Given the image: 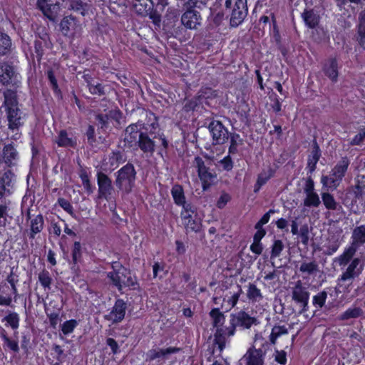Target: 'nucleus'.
Segmentation results:
<instances>
[{"mask_svg": "<svg viewBox=\"0 0 365 365\" xmlns=\"http://www.w3.org/2000/svg\"><path fill=\"white\" fill-rule=\"evenodd\" d=\"M183 225L187 231L197 232L200 230L201 224L199 221L195 220L191 217L190 220H186Z\"/></svg>", "mask_w": 365, "mask_h": 365, "instance_id": "obj_50", "label": "nucleus"}, {"mask_svg": "<svg viewBox=\"0 0 365 365\" xmlns=\"http://www.w3.org/2000/svg\"><path fill=\"white\" fill-rule=\"evenodd\" d=\"M73 260L74 262H77L81 256V245L80 242H75L73 244L72 251Z\"/></svg>", "mask_w": 365, "mask_h": 365, "instance_id": "obj_57", "label": "nucleus"}, {"mask_svg": "<svg viewBox=\"0 0 365 365\" xmlns=\"http://www.w3.org/2000/svg\"><path fill=\"white\" fill-rule=\"evenodd\" d=\"M201 16L195 9H187L181 17L182 24L187 29H195L201 23Z\"/></svg>", "mask_w": 365, "mask_h": 365, "instance_id": "obj_17", "label": "nucleus"}, {"mask_svg": "<svg viewBox=\"0 0 365 365\" xmlns=\"http://www.w3.org/2000/svg\"><path fill=\"white\" fill-rule=\"evenodd\" d=\"M137 286L138 283L136 277H133L130 272L127 270L126 277L123 283V287H130L133 289H135Z\"/></svg>", "mask_w": 365, "mask_h": 365, "instance_id": "obj_54", "label": "nucleus"}, {"mask_svg": "<svg viewBox=\"0 0 365 365\" xmlns=\"http://www.w3.org/2000/svg\"><path fill=\"white\" fill-rule=\"evenodd\" d=\"M142 123H136L129 125L125 130V140L132 143L133 141H135L137 138H139V135L141 132H140Z\"/></svg>", "mask_w": 365, "mask_h": 365, "instance_id": "obj_25", "label": "nucleus"}, {"mask_svg": "<svg viewBox=\"0 0 365 365\" xmlns=\"http://www.w3.org/2000/svg\"><path fill=\"white\" fill-rule=\"evenodd\" d=\"M97 182L98 197L109 200L113 190L111 180L106 174L99 172L97 174Z\"/></svg>", "mask_w": 365, "mask_h": 365, "instance_id": "obj_10", "label": "nucleus"}, {"mask_svg": "<svg viewBox=\"0 0 365 365\" xmlns=\"http://www.w3.org/2000/svg\"><path fill=\"white\" fill-rule=\"evenodd\" d=\"M112 267L113 271L108 272L107 277L110 279L112 284L116 287L119 291H121L123 288L127 269L117 262H114Z\"/></svg>", "mask_w": 365, "mask_h": 365, "instance_id": "obj_8", "label": "nucleus"}, {"mask_svg": "<svg viewBox=\"0 0 365 365\" xmlns=\"http://www.w3.org/2000/svg\"><path fill=\"white\" fill-rule=\"evenodd\" d=\"M356 252V249L354 246H350L348 248H346L342 255H341L338 258L337 261L339 262V264L340 266H344L346 265L350 259L352 258V257L354 255L355 252Z\"/></svg>", "mask_w": 365, "mask_h": 365, "instance_id": "obj_31", "label": "nucleus"}, {"mask_svg": "<svg viewBox=\"0 0 365 365\" xmlns=\"http://www.w3.org/2000/svg\"><path fill=\"white\" fill-rule=\"evenodd\" d=\"M220 165L225 170H231L233 168V163L230 155L225 156L222 160L220 161Z\"/></svg>", "mask_w": 365, "mask_h": 365, "instance_id": "obj_60", "label": "nucleus"}, {"mask_svg": "<svg viewBox=\"0 0 365 365\" xmlns=\"http://www.w3.org/2000/svg\"><path fill=\"white\" fill-rule=\"evenodd\" d=\"M78 324V322L75 319L66 321L61 326V331L63 334L68 335L73 331Z\"/></svg>", "mask_w": 365, "mask_h": 365, "instance_id": "obj_48", "label": "nucleus"}, {"mask_svg": "<svg viewBox=\"0 0 365 365\" xmlns=\"http://www.w3.org/2000/svg\"><path fill=\"white\" fill-rule=\"evenodd\" d=\"M139 148L144 153H153L155 150V143L150 138L144 133H140L137 141Z\"/></svg>", "mask_w": 365, "mask_h": 365, "instance_id": "obj_22", "label": "nucleus"}, {"mask_svg": "<svg viewBox=\"0 0 365 365\" xmlns=\"http://www.w3.org/2000/svg\"><path fill=\"white\" fill-rule=\"evenodd\" d=\"M327 297V292L323 291L318 293L313 297V304L319 308H322L326 302Z\"/></svg>", "mask_w": 365, "mask_h": 365, "instance_id": "obj_52", "label": "nucleus"}, {"mask_svg": "<svg viewBox=\"0 0 365 365\" xmlns=\"http://www.w3.org/2000/svg\"><path fill=\"white\" fill-rule=\"evenodd\" d=\"M4 341L6 346L14 351H19V344L16 341H12L9 339L6 336H3Z\"/></svg>", "mask_w": 365, "mask_h": 365, "instance_id": "obj_62", "label": "nucleus"}, {"mask_svg": "<svg viewBox=\"0 0 365 365\" xmlns=\"http://www.w3.org/2000/svg\"><path fill=\"white\" fill-rule=\"evenodd\" d=\"M271 213H274L273 210H269L261 217L259 222L256 224L255 228L262 227L264 225L267 224L269 220Z\"/></svg>", "mask_w": 365, "mask_h": 365, "instance_id": "obj_63", "label": "nucleus"}, {"mask_svg": "<svg viewBox=\"0 0 365 365\" xmlns=\"http://www.w3.org/2000/svg\"><path fill=\"white\" fill-rule=\"evenodd\" d=\"M301 242L304 245H307L309 242V230L307 225H304L300 227L299 232L298 233Z\"/></svg>", "mask_w": 365, "mask_h": 365, "instance_id": "obj_53", "label": "nucleus"}, {"mask_svg": "<svg viewBox=\"0 0 365 365\" xmlns=\"http://www.w3.org/2000/svg\"><path fill=\"white\" fill-rule=\"evenodd\" d=\"M135 171L131 164H127L117 172L116 186L122 191L130 192L135 183Z\"/></svg>", "mask_w": 365, "mask_h": 365, "instance_id": "obj_3", "label": "nucleus"}, {"mask_svg": "<svg viewBox=\"0 0 365 365\" xmlns=\"http://www.w3.org/2000/svg\"><path fill=\"white\" fill-rule=\"evenodd\" d=\"M317 264L315 262H303L299 267V270L302 272L311 274L317 271Z\"/></svg>", "mask_w": 365, "mask_h": 365, "instance_id": "obj_49", "label": "nucleus"}, {"mask_svg": "<svg viewBox=\"0 0 365 365\" xmlns=\"http://www.w3.org/2000/svg\"><path fill=\"white\" fill-rule=\"evenodd\" d=\"M153 6L151 0H133V8L135 12L141 16H148Z\"/></svg>", "mask_w": 365, "mask_h": 365, "instance_id": "obj_21", "label": "nucleus"}, {"mask_svg": "<svg viewBox=\"0 0 365 365\" xmlns=\"http://www.w3.org/2000/svg\"><path fill=\"white\" fill-rule=\"evenodd\" d=\"M349 161L347 158H342L333 168L329 176H323L321 182L324 186L329 188H336L348 168Z\"/></svg>", "mask_w": 365, "mask_h": 365, "instance_id": "obj_4", "label": "nucleus"}, {"mask_svg": "<svg viewBox=\"0 0 365 365\" xmlns=\"http://www.w3.org/2000/svg\"><path fill=\"white\" fill-rule=\"evenodd\" d=\"M284 248L283 243L281 240H275L272 248L271 257L276 258L279 256Z\"/></svg>", "mask_w": 365, "mask_h": 365, "instance_id": "obj_55", "label": "nucleus"}, {"mask_svg": "<svg viewBox=\"0 0 365 365\" xmlns=\"http://www.w3.org/2000/svg\"><path fill=\"white\" fill-rule=\"evenodd\" d=\"M247 296L252 302H259L262 299V294L259 289L253 284H250L247 291Z\"/></svg>", "mask_w": 365, "mask_h": 365, "instance_id": "obj_33", "label": "nucleus"}, {"mask_svg": "<svg viewBox=\"0 0 365 365\" xmlns=\"http://www.w3.org/2000/svg\"><path fill=\"white\" fill-rule=\"evenodd\" d=\"M62 2L63 0H38L37 6L45 16L51 19L58 13Z\"/></svg>", "mask_w": 365, "mask_h": 365, "instance_id": "obj_15", "label": "nucleus"}, {"mask_svg": "<svg viewBox=\"0 0 365 365\" xmlns=\"http://www.w3.org/2000/svg\"><path fill=\"white\" fill-rule=\"evenodd\" d=\"M13 173L7 170L0 174V200H6L13 190Z\"/></svg>", "mask_w": 365, "mask_h": 365, "instance_id": "obj_14", "label": "nucleus"}, {"mask_svg": "<svg viewBox=\"0 0 365 365\" xmlns=\"http://www.w3.org/2000/svg\"><path fill=\"white\" fill-rule=\"evenodd\" d=\"M364 262L359 258L354 259L346 270L341 275V280L349 281L359 276L363 270Z\"/></svg>", "mask_w": 365, "mask_h": 365, "instance_id": "obj_16", "label": "nucleus"}, {"mask_svg": "<svg viewBox=\"0 0 365 365\" xmlns=\"http://www.w3.org/2000/svg\"><path fill=\"white\" fill-rule=\"evenodd\" d=\"M96 119L101 124V128H107L111 123L113 126L120 124L121 119V113L118 110H111L106 114H99L96 116Z\"/></svg>", "mask_w": 365, "mask_h": 365, "instance_id": "obj_13", "label": "nucleus"}, {"mask_svg": "<svg viewBox=\"0 0 365 365\" xmlns=\"http://www.w3.org/2000/svg\"><path fill=\"white\" fill-rule=\"evenodd\" d=\"M365 139V129L361 130L351 140V145H359Z\"/></svg>", "mask_w": 365, "mask_h": 365, "instance_id": "obj_59", "label": "nucleus"}, {"mask_svg": "<svg viewBox=\"0 0 365 365\" xmlns=\"http://www.w3.org/2000/svg\"><path fill=\"white\" fill-rule=\"evenodd\" d=\"M230 200V195L227 193H223L220 195L219 200H217V206L219 208H223Z\"/></svg>", "mask_w": 365, "mask_h": 365, "instance_id": "obj_64", "label": "nucleus"}, {"mask_svg": "<svg viewBox=\"0 0 365 365\" xmlns=\"http://www.w3.org/2000/svg\"><path fill=\"white\" fill-rule=\"evenodd\" d=\"M322 201L327 209L334 210L336 209L337 203L334 197L329 193L324 192L322 195Z\"/></svg>", "mask_w": 365, "mask_h": 365, "instance_id": "obj_44", "label": "nucleus"}, {"mask_svg": "<svg viewBox=\"0 0 365 365\" xmlns=\"http://www.w3.org/2000/svg\"><path fill=\"white\" fill-rule=\"evenodd\" d=\"M38 279L41 286L43 287L44 289H51L52 278L50 275V273L47 270L43 269L40 272L38 275Z\"/></svg>", "mask_w": 365, "mask_h": 365, "instance_id": "obj_37", "label": "nucleus"}, {"mask_svg": "<svg viewBox=\"0 0 365 365\" xmlns=\"http://www.w3.org/2000/svg\"><path fill=\"white\" fill-rule=\"evenodd\" d=\"M243 359L247 365H262V351L261 349H250Z\"/></svg>", "mask_w": 365, "mask_h": 365, "instance_id": "obj_20", "label": "nucleus"}, {"mask_svg": "<svg viewBox=\"0 0 365 365\" xmlns=\"http://www.w3.org/2000/svg\"><path fill=\"white\" fill-rule=\"evenodd\" d=\"M85 4L81 0H70L69 9L85 15Z\"/></svg>", "mask_w": 365, "mask_h": 365, "instance_id": "obj_51", "label": "nucleus"}, {"mask_svg": "<svg viewBox=\"0 0 365 365\" xmlns=\"http://www.w3.org/2000/svg\"><path fill=\"white\" fill-rule=\"evenodd\" d=\"M326 75L333 81H336L338 76L337 63L335 59L329 60L324 66Z\"/></svg>", "mask_w": 365, "mask_h": 365, "instance_id": "obj_28", "label": "nucleus"}, {"mask_svg": "<svg viewBox=\"0 0 365 365\" xmlns=\"http://www.w3.org/2000/svg\"><path fill=\"white\" fill-rule=\"evenodd\" d=\"M18 158L16 150L11 145H7L4 148V160L9 166L14 164V161Z\"/></svg>", "mask_w": 365, "mask_h": 365, "instance_id": "obj_26", "label": "nucleus"}, {"mask_svg": "<svg viewBox=\"0 0 365 365\" xmlns=\"http://www.w3.org/2000/svg\"><path fill=\"white\" fill-rule=\"evenodd\" d=\"M43 218L42 215H38L33 218L31 221V233L30 237L34 238L37 233H39L43 227Z\"/></svg>", "mask_w": 365, "mask_h": 365, "instance_id": "obj_29", "label": "nucleus"}, {"mask_svg": "<svg viewBox=\"0 0 365 365\" xmlns=\"http://www.w3.org/2000/svg\"><path fill=\"white\" fill-rule=\"evenodd\" d=\"M321 203L319 197L317 192L306 195L304 200V205L306 207H317Z\"/></svg>", "mask_w": 365, "mask_h": 365, "instance_id": "obj_39", "label": "nucleus"}, {"mask_svg": "<svg viewBox=\"0 0 365 365\" xmlns=\"http://www.w3.org/2000/svg\"><path fill=\"white\" fill-rule=\"evenodd\" d=\"M56 143L61 147H73L76 145L75 140L69 138L65 130L60 131Z\"/></svg>", "mask_w": 365, "mask_h": 365, "instance_id": "obj_32", "label": "nucleus"}, {"mask_svg": "<svg viewBox=\"0 0 365 365\" xmlns=\"http://www.w3.org/2000/svg\"><path fill=\"white\" fill-rule=\"evenodd\" d=\"M273 175V171L271 169H269L266 171H263L261 173L257 180V183L255 185V191L257 192L260 187L264 185Z\"/></svg>", "mask_w": 365, "mask_h": 365, "instance_id": "obj_35", "label": "nucleus"}, {"mask_svg": "<svg viewBox=\"0 0 365 365\" xmlns=\"http://www.w3.org/2000/svg\"><path fill=\"white\" fill-rule=\"evenodd\" d=\"M59 205L68 213L73 215V206L71 204L64 198L58 199Z\"/></svg>", "mask_w": 365, "mask_h": 365, "instance_id": "obj_61", "label": "nucleus"}, {"mask_svg": "<svg viewBox=\"0 0 365 365\" xmlns=\"http://www.w3.org/2000/svg\"><path fill=\"white\" fill-rule=\"evenodd\" d=\"M59 26L62 34L71 38L81 36L83 32L82 24L71 15L63 18Z\"/></svg>", "mask_w": 365, "mask_h": 365, "instance_id": "obj_5", "label": "nucleus"}, {"mask_svg": "<svg viewBox=\"0 0 365 365\" xmlns=\"http://www.w3.org/2000/svg\"><path fill=\"white\" fill-rule=\"evenodd\" d=\"M287 329L284 326H275L272 329L270 341L272 344H275L278 337L287 334Z\"/></svg>", "mask_w": 365, "mask_h": 365, "instance_id": "obj_41", "label": "nucleus"}, {"mask_svg": "<svg viewBox=\"0 0 365 365\" xmlns=\"http://www.w3.org/2000/svg\"><path fill=\"white\" fill-rule=\"evenodd\" d=\"M171 195L175 203L178 205L183 204L185 201V196L183 188L180 185H175L171 189Z\"/></svg>", "mask_w": 365, "mask_h": 365, "instance_id": "obj_30", "label": "nucleus"}, {"mask_svg": "<svg viewBox=\"0 0 365 365\" xmlns=\"http://www.w3.org/2000/svg\"><path fill=\"white\" fill-rule=\"evenodd\" d=\"M210 317L213 320V325L216 327L222 325L225 321L224 315L217 309L211 310Z\"/></svg>", "mask_w": 365, "mask_h": 365, "instance_id": "obj_46", "label": "nucleus"}, {"mask_svg": "<svg viewBox=\"0 0 365 365\" xmlns=\"http://www.w3.org/2000/svg\"><path fill=\"white\" fill-rule=\"evenodd\" d=\"M352 243L351 246L357 247L365 243V225L356 227L351 235Z\"/></svg>", "mask_w": 365, "mask_h": 365, "instance_id": "obj_23", "label": "nucleus"}, {"mask_svg": "<svg viewBox=\"0 0 365 365\" xmlns=\"http://www.w3.org/2000/svg\"><path fill=\"white\" fill-rule=\"evenodd\" d=\"M11 41L10 37L4 33H0V56L6 55L11 48Z\"/></svg>", "mask_w": 365, "mask_h": 365, "instance_id": "obj_34", "label": "nucleus"}, {"mask_svg": "<svg viewBox=\"0 0 365 365\" xmlns=\"http://www.w3.org/2000/svg\"><path fill=\"white\" fill-rule=\"evenodd\" d=\"M4 320L13 329H16L19 326V316L16 312L9 314Z\"/></svg>", "mask_w": 365, "mask_h": 365, "instance_id": "obj_47", "label": "nucleus"}, {"mask_svg": "<svg viewBox=\"0 0 365 365\" xmlns=\"http://www.w3.org/2000/svg\"><path fill=\"white\" fill-rule=\"evenodd\" d=\"M209 129L216 144H223L228 139V132L220 122H212Z\"/></svg>", "mask_w": 365, "mask_h": 365, "instance_id": "obj_12", "label": "nucleus"}, {"mask_svg": "<svg viewBox=\"0 0 365 365\" xmlns=\"http://www.w3.org/2000/svg\"><path fill=\"white\" fill-rule=\"evenodd\" d=\"M247 14V0H237L230 18L232 26H239Z\"/></svg>", "mask_w": 365, "mask_h": 365, "instance_id": "obj_11", "label": "nucleus"}, {"mask_svg": "<svg viewBox=\"0 0 365 365\" xmlns=\"http://www.w3.org/2000/svg\"><path fill=\"white\" fill-rule=\"evenodd\" d=\"M359 34L361 36L359 43L361 46H364V45H365V11H361L360 14Z\"/></svg>", "mask_w": 365, "mask_h": 365, "instance_id": "obj_45", "label": "nucleus"}, {"mask_svg": "<svg viewBox=\"0 0 365 365\" xmlns=\"http://www.w3.org/2000/svg\"><path fill=\"white\" fill-rule=\"evenodd\" d=\"M309 293L302 286L300 281H297L292 289V299L297 302L301 303L304 307L308 304Z\"/></svg>", "mask_w": 365, "mask_h": 365, "instance_id": "obj_18", "label": "nucleus"}, {"mask_svg": "<svg viewBox=\"0 0 365 365\" xmlns=\"http://www.w3.org/2000/svg\"><path fill=\"white\" fill-rule=\"evenodd\" d=\"M4 95V106L6 108L8 128L12 132H16L15 135H17V131L23 123L21 112L17 106L16 93L11 90H7Z\"/></svg>", "mask_w": 365, "mask_h": 365, "instance_id": "obj_2", "label": "nucleus"}, {"mask_svg": "<svg viewBox=\"0 0 365 365\" xmlns=\"http://www.w3.org/2000/svg\"><path fill=\"white\" fill-rule=\"evenodd\" d=\"M320 157V150L317 145H315L309 157L308 167L310 171H313L315 169L316 165Z\"/></svg>", "mask_w": 365, "mask_h": 365, "instance_id": "obj_36", "label": "nucleus"}, {"mask_svg": "<svg viewBox=\"0 0 365 365\" xmlns=\"http://www.w3.org/2000/svg\"><path fill=\"white\" fill-rule=\"evenodd\" d=\"M123 161V155L120 151L113 152L108 158L106 165L108 170H113Z\"/></svg>", "mask_w": 365, "mask_h": 365, "instance_id": "obj_27", "label": "nucleus"}, {"mask_svg": "<svg viewBox=\"0 0 365 365\" xmlns=\"http://www.w3.org/2000/svg\"><path fill=\"white\" fill-rule=\"evenodd\" d=\"M179 350L178 348L175 347L157 348L150 350L148 356L150 360L157 359L165 360L168 359L169 355L177 353Z\"/></svg>", "mask_w": 365, "mask_h": 365, "instance_id": "obj_19", "label": "nucleus"}, {"mask_svg": "<svg viewBox=\"0 0 365 365\" xmlns=\"http://www.w3.org/2000/svg\"><path fill=\"white\" fill-rule=\"evenodd\" d=\"M19 76L14 67L8 62L0 63V83L5 86L16 85Z\"/></svg>", "mask_w": 365, "mask_h": 365, "instance_id": "obj_6", "label": "nucleus"}, {"mask_svg": "<svg viewBox=\"0 0 365 365\" xmlns=\"http://www.w3.org/2000/svg\"><path fill=\"white\" fill-rule=\"evenodd\" d=\"M362 314V311L359 307L349 308L340 315L341 320H346L351 318H357Z\"/></svg>", "mask_w": 365, "mask_h": 365, "instance_id": "obj_40", "label": "nucleus"}, {"mask_svg": "<svg viewBox=\"0 0 365 365\" xmlns=\"http://www.w3.org/2000/svg\"><path fill=\"white\" fill-rule=\"evenodd\" d=\"M240 142L241 139L238 135L232 136L229 152L230 153H235L237 151V145Z\"/></svg>", "mask_w": 365, "mask_h": 365, "instance_id": "obj_58", "label": "nucleus"}, {"mask_svg": "<svg viewBox=\"0 0 365 365\" xmlns=\"http://www.w3.org/2000/svg\"><path fill=\"white\" fill-rule=\"evenodd\" d=\"M194 165L197 170L198 176L202 182L203 190H206L216 178V175L205 165L204 161L200 157L195 158Z\"/></svg>", "mask_w": 365, "mask_h": 365, "instance_id": "obj_7", "label": "nucleus"}, {"mask_svg": "<svg viewBox=\"0 0 365 365\" xmlns=\"http://www.w3.org/2000/svg\"><path fill=\"white\" fill-rule=\"evenodd\" d=\"M302 17L306 25L311 29L317 26L319 21V15L312 9L304 10Z\"/></svg>", "mask_w": 365, "mask_h": 365, "instance_id": "obj_24", "label": "nucleus"}, {"mask_svg": "<svg viewBox=\"0 0 365 365\" xmlns=\"http://www.w3.org/2000/svg\"><path fill=\"white\" fill-rule=\"evenodd\" d=\"M352 284V280L349 281H342L341 280V277L338 279L337 283V292L348 293L349 292V287Z\"/></svg>", "mask_w": 365, "mask_h": 365, "instance_id": "obj_56", "label": "nucleus"}, {"mask_svg": "<svg viewBox=\"0 0 365 365\" xmlns=\"http://www.w3.org/2000/svg\"><path fill=\"white\" fill-rule=\"evenodd\" d=\"M87 86L91 92V93L94 95L101 96L104 94V88L103 86L99 83L98 82L94 81L93 79L87 80Z\"/></svg>", "mask_w": 365, "mask_h": 365, "instance_id": "obj_38", "label": "nucleus"}, {"mask_svg": "<svg viewBox=\"0 0 365 365\" xmlns=\"http://www.w3.org/2000/svg\"><path fill=\"white\" fill-rule=\"evenodd\" d=\"M9 201L0 200V225L4 226L8 216V206Z\"/></svg>", "mask_w": 365, "mask_h": 365, "instance_id": "obj_42", "label": "nucleus"}, {"mask_svg": "<svg viewBox=\"0 0 365 365\" xmlns=\"http://www.w3.org/2000/svg\"><path fill=\"white\" fill-rule=\"evenodd\" d=\"M237 291L234 292L232 294H231L230 296L226 295L225 299L227 302L228 305L230 306V308L234 307L238 300L242 292V290L240 286H237Z\"/></svg>", "mask_w": 365, "mask_h": 365, "instance_id": "obj_43", "label": "nucleus"}, {"mask_svg": "<svg viewBox=\"0 0 365 365\" xmlns=\"http://www.w3.org/2000/svg\"><path fill=\"white\" fill-rule=\"evenodd\" d=\"M126 308V304L123 299H117L111 311L104 318L113 324L120 322L125 317Z\"/></svg>", "mask_w": 365, "mask_h": 365, "instance_id": "obj_9", "label": "nucleus"}, {"mask_svg": "<svg viewBox=\"0 0 365 365\" xmlns=\"http://www.w3.org/2000/svg\"><path fill=\"white\" fill-rule=\"evenodd\" d=\"M256 323L257 319L255 317H250L245 312H240L232 316L229 327L217 328L215 334V341L222 350L225 346L227 338L235 334L236 327L249 329L252 324Z\"/></svg>", "mask_w": 365, "mask_h": 365, "instance_id": "obj_1", "label": "nucleus"}]
</instances>
